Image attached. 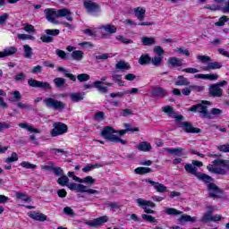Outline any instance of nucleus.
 Segmentation results:
<instances>
[{"label":"nucleus","mask_w":229,"mask_h":229,"mask_svg":"<svg viewBox=\"0 0 229 229\" xmlns=\"http://www.w3.org/2000/svg\"><path fill=\"white\" fill-rule=\"evenodd\" d=\"M220 166V167H219ZM229 170V160H225V159H215L213 161V165H208L207 166V169L209 171V173H213V174H222L223 176L226 175V170Z\"/></svg>","instance_id":"f257e3e1"},{"label":"nucleus","mask_w":229,"mask_h":229,"mask_svg":"<svg viewBox=\"0 0 229 229\" xmlns=\"http://www.w3.org/2000/svg\"><path fill=\"white\" fill-rule=\"evenodd\" d=\"M184 169H185L186 173H189L190 174H193V176H196V178H198V180L204 182V183H208L209 182H214V179H212V177H210V175L198 172V168L196 166H194L193 164H186L184 165Z\"/></svg>","instance_id":"f03ea898"},{"label":"nucleus","mask_w":229,"mask_h":229,"mask_svg":"<svg viewBox=\"0 0 229 229\" xmlns=\"http://www.w3.org/2000/svg\"><path fill=\"white\" fill-rule=\"evenodd\" d=\"M114 133H117V131L114 130V128L110 126H106L102 130L101 137L106 139V140H109V142H115V143L120 142V144H123V145L127 143L126 140H122L121 138L115 136V134Z\"/></svg>","instance_id":"7ed1b4c3"},{"label":"nucleus","mask_w":229,"mask_h":229,"mask_svg":"<svg viewBox=\"0 0 229 229\" xmlns=\"http://www.w3.org/2000/svg\"><path fill=\"white\" fill-rule=\"evenodd\" d=\"M205 105H210V102L205 100L201 104L193 105L190 112H198L203 119H214V116L208 114V107Z\"/></svg>","instance_id":"20e7f679"},{"label":"nucleus","mask_w":229,"mask_h":229,"mask_svg":"<svg viewBox=\"0 0 229 229\" xmlns=\"http://www.w3.org/2000/svg\"><path fill=\"white\" fill-rule=\"evenodd\" d=\"M43 103L47 108H52V110H57L58 112H62V110L67 108V104L56 100L54 98H47L43 100Z\"/></svg>","instance_id":"39448f33"},{"label":"nucleus","mask_w":229,"mask_h":229,"mask_svg":"<svg viewBox=\"0 0 229 229\" xmlns=\"http://www.w3.org/2000/svg\"><path fill=\"white\" fill-rule=\"evenodd\" d=\"M83 6L87 13H91L92 15L101 13V5L93 0H83Z\"/></svg>","instance_id":"423d86ee"},{"label":"nucleus","mask_w":229,"mask_h":229,"mask_svg":"<svg viewBox=\"0 0 229 229\" xmlns=\"http://www.w3.org/2000/svg\"><path fill=\"white\" fill-rule=\"evenodd\" d=\"M70 191H75L77 192H87V194H99L98 190L89 189L87 186L81 183H69L67 184Z\"/></svg>","instance_id":"0eeeda50"},{"label":"nucleus","mask_w":229,"mask_h":229,"mask_svg":"<svg viewBox=\"0 0 229 229\" xmlns=\"http://www.w3.org/2000/svg\"><path fill=\"white\" fill-rule=\"evenodd\" d=\"M226 85H228V81H226L212 84L209 87V94L212 98H221L223 96V89L221 87H225Z\"/></svg>","instance_id":"6e6552de"},{"label":"nucleus","mask_w":229,"mask_h":229,"mask_svg":"<svg viewBox=\"0 0 229 229\" xmlns=\"http://www.w3.org/2000/svg\"><path fill=\"white\" fill-rule=\"evenodd\" d=\"M67 124L64 123H55L53 124V129L50 131V135L51 137H58L60 135H64V133H67Z\"/></svg>","instance_id":"1a4fd4ad"},{"label":"nucleus","mask_w":229,"mask_h":229,"mask_svg":"<svg viewBox=\"0 0 229 229\" xmlns=\"http://www.w3.org/2000/svg\"><path fill=\"white\" fill-rule=\"evenodd\" d=\"M28 85L30 87H32L33 89H42L43 90H46L47 92L51 90V89H53V87L51 86V84L49 82L40 81H37L35 79H29Z\"/></svg>","instance_id":"9d476101"},{"label":"nucleus","mask_w":229,"mask_h":229,"mask_svg":"<svg viewBox=\"0 0 229 229\" xmlns=\"http://www.w3.org/2000/svg\"><path fill=\"white\" fill-rule=\"evenodd\" d=\"M136 203L143 208L146 212V214H155V211L153 209L148 208V207L150 208H155L157 207V204L151 200H146L141 198L136 199Z\"/></svg>","instance_id":"9b49d317"},{"label":"nucleus","mask_w":229,"mask_h":229,"mask_svg":"<svg viewBox=\"0 0 229 229\" xmlns=\"http://www.w3.org/2000/svg\"><path fill=\"white\" fill-rule=\"evenodd\" d=\"M208 184V191H209V198H221L223 196V190L219 188L216 183L210 181L206 182Z\"/></svg>","instance_id":"f8f14e48"},{"label":"nucleus","mask_w":229,"mask_h":229,"mask_svg":"<svg viewBox=\"0 0 229 229\" xmlns=\"http://www.w3.org/2000/svg\"><path fill=\"white\" fill-rule=\"evenodd\" d=\"M177 126L186 133H201V129L193 127L191 122H179Z\"/></svg>","instance_id":"ddd939ff"},{"label":"nucleus","mask_w":229,"mask_h":229,"mask_svg":"<svg viewBox=\"0 0 229 229\" xmlns=\"http://www.w3.org/2000/svg\"><path fill=\"white\" fill-rule=\"evenodd\" d=\"M151 98H155L156 99H164V98L167 97V89L160 87L156 86L152 88L151 90Z\"/></svg>","instance_id":"4468645a"},{"label":"nucleus","mask_w":229,"mask_h":229,"mask_svg":"<svg viewBox=\"0 0 229 229\" xmlns=\"http://www.w3.org/2000/svg\"><path fill=\"white\" fill-rule=\"evenodd\" d=\"M108 222V216H99L98 218H95L90 221H86L84 225H87L88 226H91L92 228H98V226H103L105 223Z\"/></svg>","instance_id":"2eb2a0df"},{"label":"nucleus","mask_w":229,"mask_h":229,"mask_svg":"<svg viewBox=\"0 0 229 229\" xmlns=\"http://www.w3.org/2000/svg\"><path fill=\"white\" fill-rule=\"evenodd\" d=\"M44 13H46L47 19L49 22L56 24V18H58L57 11L55 9H45Z\"/></svg>","instance_id":"dca6fc26"},{"label":"nucleus","mask_w":229,"mask_h":229,"mask_svg":"<svg viewBox=\"0 0 229 229\" xmlns=\"http://www.w3.org/2000/svg\"><path fill=\"white\" fill-rule=\"evenodd\" d=\"M28 216L29 217H30V219H33L34 221L44 222L47 219V216L46 215L37 211H30V213H28Z\"/></svg>","instance_id":"f3484780"},{"label":"nucleus","mask_w":229,"mask_h":229,"mask_svg":"<svg viewBox=\"0 0 229 229\" xmlns=\"http://www.w3.org/2000/svg\"><path fill=\"white\" fill-rule=\"evenodd\" d=\"M183 65V60L178 57H170L168 60V67L174 69V67H182Z\"/></svg>","instance_id":"a211bd4d"},{"label":"nucleus","mask_w":229,"mask_h":229,"mask_svg":"<svg viewBox=\"0 0 229 229\" xmlns=\"http://www.w3.org/2000/svg\"><path fill=\"white\" fill-rule=\"evenodd\" d=\"M221 67H223V63L209 61L207 66L202 67V71H216V69H221Z\"/></svg>","instance_id":"6ab92c4d"},{"label":"nucleus","mask_w":229,"mask_h":229,"mask_svg":"<svg viewBox=\"0 0 229 229\" xmlns=\"http://www.w3.org/2000/svg\"><path fill=\"white\" fill-rule=\"evenodd\" d=\"M148 183H150L157 192H167V187L160 182L152 181L151 179L147 180Z\"/></svg>","instance_id":"aec40b11"},{"label":"nucleus","mask_w":229,"mask_h":229,"mask_svg":"<svg viewBox=\"0 0 229 229\" xmlns=\"http://www.w3.org/2000/svg\"><path fill=\"white\" fill-rule=\"evenodd\" d=\"M60 17H66V21H70V22H72V17L71 16V10L67 8L57 10V18H60Z\"/></svg>","instance_id":"412c9836"},{"label":"nucleus","mask_w":229,"mask_h":229,"mask_svg":"<svg viewBox=\"0 0 229 229\" xmlns=\"http://www.w3.org/2000/svg\"><path fill=\"white\" fill-rule=\"evenodd\" d=\"M179 225H183V223H196V216H191L190 215L183 214L177 219Z\"/></svg>","instance_id":"4be33fe9"},{"label":"nucleus","mask_w":229,"mask_h":229,"mask_svg":"<svg viewBox=\"0 0 229 229\" xmlns=\"http://www.w3.org/2000/svg\"><path fill=\"white\" fill-rule=\"evenodd\" d=\"M70 99L73 103H80V101H83L85 99V92H77L70 94Z\"/></svg>","instance_id":"5701e85b"},{"label":"nucleus","mask_w":229,"mask_h":229,"mask_svg":"<svg viewBox=\"0 0 229 229\" xmlns=\"http://www.w3.org/2000/svg\"><path fill=\"white\" fill-rule=\"evenodd\" d=\"M195 78H199L200 80H209V81H215L216 80H218L219 75H217V73L196 74Z\"/></svg>","instance_id":"b1692460"},{"label":"nucleus","mask_w":229,"mask_h":229,"mask_svg":"<svg viewBox=\"0 0 229 229\" xmlns=\"http://www.w3.org/2000/svg\"><path fill=\"white\" fill-rule=\"evenodd\" d=\"M134 15L137 17L138 21H144V17H146V9L143 7L134 8Z\"/></svg>","instance_id":"393cba45"},{"label":"nucleus","mask_w":229,"mask_h":229,"mask_svg":"<svg viewBox=\"0 0 229 229\" xmlns=\"http://www.w3.org/2000/svg\"><path fill=\"white\" fill-rule=\"evenodd\" d=\"M115 69L117 71H122V72H124V71H130V69H131V66H130V64H128L124 61H119L115 64Z\"/></svg>","instance_id":"a878e982"},{"label":"nucleus","mask_w":229,"mask_h":229,"mask_svg":"<svg viewBox=\"0 0 229 229\" xmlns=\"http://www.w3.org/2000/svg\"><path fill=\"white\" fill-rule=\"evenodd\" d=\"M99 29L103 31H106L109 35H113V33H117V27H115V25H102Z\"/></svg>","instance_id":"bb28decb"},{"label":"nucleus","mask_w":229,"mask_h":229,"mask_svg":"<svg viewBox=\"0 0 229 229\" xmlns=\"http://www.w3.org/2000/svg\"><path fill=\"white\" fill-rule=\"evenodd\" d=\"M75 182H78L79 183H88L89 185H92L93 183H96V179L89 175L82 179L75 177Z\"/></svg>","instance_id":"cd10ccee"},{"label":"nucleus","mask_w":229,"mask_h":229,"mask_svg":"<svg viewBox=\"0 0 229 229\" xmlns=\"http://www.w3.org/2000/svg\"><path fill=\"white\" fill-rule=\"evenodd\" d=\"M165 151L170 155H174L175 157H183V151H185V149L182 148H165Z\"/></svg>","instance_id":"c85d7f7f"},{"label":"nucleus","mask_w":229,"mask_h":229,"mask_svg":"<svg viewBox=\"0 0 229 229\" xmlns=\"http://www.w3.org/2000/svg\"><path fill=\"white\" fill-rule=\"evenodd\" d=\"M137 148L139 151H144L146 153L148 151H151V143L148 141H141L139 143Z\"/></svg>","instance_id":"c756f323"},{"label":"nucleus","mask_w":229,"mask_h":229,"mask_svg":"<svg viewBox=\"0 0 229 229\" xmlns=\"http://www.w3.org/2000/svg\"><path fill=\"white\" fill-rule=\"evenodd\" d=\"M139 64L140 65H148V64H151V57L149 56V54H143L139 58Z\"/></svg>","instance_id":"7c9ffc66"},{"label":"nucleus","mask_w":229,"mask_h":229,"mask_svg":"<svg viewBox=\"0 0 229 229\" xmlns=\"http://www.w3.org/2000/svg\"><path fill=\"white\" fill-rule=\"evenodd\" d=\"M57 71L59 72H64L65 78H69V80H71V81H76V75H74L72 73H69V71L66 70L65 68L60 66L57 68Z\"/></svg>","instance_id":"2f4dec72"},{"label":"nucleus","mask_w":229,"mask_h":229,"mask_svg":"<svg viewBox=\"0 0 229 229\" xmlns=\"http://www.w3.org/2000/svg\"><path fill=\"white\" fill-rule=\"evenodd\" d=\"M23 56L25 58H29V60H31L33 56V48L30 47V45H23Z\"/></svg>","instance_id":"473e14b6"},{"label":"nucleus","mask_w":229,"mask_h":229,"mask_svg":"<svg viewBox=\"0 0 229 229\" xmlns=\"http://www.w3.org/2000/svg\"><path fill=\"white\" fill-rule=\"evenodd\" d=\"M175 85L178 87H183L187 85H191L189 79L183 77V75H179L177 81H175Z\"/></svg>","instance_id":"72a5a7b5"},{"label":"nucleus","mask_w":229,"mask_h":229,"mask_svg":"<svg viewBox=\"0 0 229 229\" xmlns=\"http://www.w3.org/2000/svg\"><path fill=\"white\" fill-rule=\"evenodd\" d=\"M83 51L81 50H74L72 52L71 56L72 60H75L77 62H81L83 60Z\"/></svg>","instance_id":"f704fd0d"},{"label":"nucleus","mask_w":229,"mask_h":229,"mask_svg":"<svg viewBox=\"0 0 229 229\" xmlns=\"http://www.w3.org/2000/svg\"><path fill=\"white\" fill-rule=\"evenodd\" d=\"M15 198H16V199H19L21 201H25V203L31 202V198H30V196H28L27 194L19 192V191H16Z\"/></svg>","instance_id":"c9c22d12"},{"label":"nucleus","mask_w":229,"mask_h":229,"mask_svg":"<svg viewBox=\"0 0 229 229\" xmlns=\"http://www.w3.org/2000/svg\"><path fill=\"white\" fill-rule=\"evenodd\" d=\"M18 126L20 128H22L23 130H27V131H30V133H40V131H38V129L34 128L31 125H28V123H19Z\"/></svg>","instance_id":"e433bc0d"},{"label":"nucleus","mask_w":229,"mask_h":229,"mask_svg":"<svg viewBox=\"0 0 229 229\" xmlns=\"http://www.w3.org/2000/svg\"><path fill=\"white\" fill-rule=\"evenodd\" d=\"M142 46H155L157 39L155 38L143 37L141 38Z\"/></svg>","instance_id":"4c0bfd02"},{"label":"nucleus","mask_w":229,"mask_h":229,"mask_svg":"<svg viewBox=\"0 0 229 229\" xmlns=\"http://www.w3.org/2000/svg\"><path fill=\"white\" fill-rule=\"evenodd\" d=\"M164 60V56L155 55L154 57H150V64L155 65V67H160L162 65V61Z\"/></svg>","instance_id":"58836bf2"},{"label":"nucleus","mask_w":229,"mask_h":229,"mask_svg":"<svg viewBox=\"0 0 229 229\" xmlns=\"http://www.w3.org/2000/svg\"><path fill=\"white\" fill-rule=\"evenodd\" d=\"M17 47H9L4 49V51H2L4 53V56L5 58V56H13V55H15V53H17Z\"/></svg>","instance_id":"ea45409f"},{"label":"nucleus","mask_w":229,"mask_h":229,"mask_svg":"<svg viewBox=\"0 0 229 229\" xmlns=\"http://www.w3.org/2000/svg\"><path fill=\"white\" fill-rule=\"evenodd\" d=\"M17 160H19V155H17L15 152H13L11 157L4 159V162L5 164H13V162H17Z\"/></svg>","instance_id":"a19ab883"},{"label":"nucleus","mask_w":229,"mask_h":229,"mask_svg":"<svg viewBox=\"0 0 229 229\" xmlns=\"http://www.w3.org/2000/svg\"><path fill=\"white\" fill-rule=\"evenodd\" d=\"M165 214H167V216H180L182 214H183V212L174 208H168L165 209Z\"/></svg>","instance_id":"79ce46f5"},{"label":"nucleus","mask_w":229,"mask_h":229,"mask_svg":"<svg viewBox=\"0 0 229 229\" xmlns=\"http://www.w3.org/2000/svg\"><path fill=\"white\" fill-rule=\"evenodd\" d=\"M134 173L136 174H148V173H151V168L149 167H137L134 169Z\"/></svg>","instance_id":"37998d69"},{"label":"nucleus","mask_w":229,"mask_h":229,"mask_svg":"<svg viewBox=\"0 0 229 229\" xmlns=\"http://www.w3.org/2000/svg\"><path fill=\"white\" fill-rule=\"evenodd\" d=\"M162 112H165V114H167L169 117H173L174 115L176 114V113H174V109L171 106H165L162 107Z\"/></svg>","instance_id":"c03bdc74"},{"label":"nucleus","mask_w":229,"mask_h":229,"mask_svg":"<svg viewBox=\"0 0 229 229\" xmlns=\"http://www.w3.org/2000/svg\"><path fill=\"white\" fill-rule=\"evenodd\" d=\"M54 83L57 89H64V85H65V79L57 77L54 79Z\"/></svg>","instance_id":"a18cd8bd"},{"label":"nucleus","mask_w":229,"mask_h":229,"mask_svg":"<svg viewBox=\"0 0 229 229\" xmlns=\"http://www.w3.org/2000/svg\"><path fill=\"white\" fill-rule=\"evenodd\" d=\"M57 183L59 185H62V187H64V185H69V177H67V175H61V177L58 178L57 180Z\"/></svg>","instance_id":"49530a36"},{"label":"nucleus","mask_w":229,"mask_h":229,"mask_svg":"<svg viewBox=\"0 0 229 229\" xmlns=\"http://www.w3.org/2000/svg\"><path fill=\"white\" fill-rule=\"evenodd\" d=\"M13 97H11V98H9V101L11 102V103H15V102H17V101H21V92L20 91H14L13 93Z\"/></svg>","instance_id":"de8ad7c7"},{"label":"nucleus","mask_w":229,"mask_h":229,"mask_svg":"<svg viewBox=\"0 0 229 229\" xmlns=\"http://www.w3.org/2000/svg\"><path fill=\"white\" fill-rule=\"evenodd\" d=\"M77 80L81 83H83V82L89 81V80H90V75H89L87 73H81V74L77 75Z\"/></svg>","instance_id":"09e8293b"},{"label":"nucleus","mask_w":229,"mask_h":229,"mask_svg":"<svg viewBox=\"0 0 229 229\" xmlns=\"http://www.w3.org/2000/svg\"><path fill=\"white\" fill-rule=\"evenodd\" d=\"M116 40L122 44H133V40L124 38L123 35L116 36Z\"/></svg>","instance_id":"8fccbe9b"},{"label":"nucleus","mask_w":229,"mask_h":229,"mask_svg":"<svg viewBox=\"0 0 229 229\" xmlns=\"http://www.w3.org/2000/svg\"><path fill=\"white\" fill-rule=\"evenodd\" d=\"M221 12H223V13H229V0L222 1Z\"/></svg>","instance_id":"3c124183"},{"label":"nucleus","mask_w":229,"mask_h":229,"mask_svg":"<svg viewBox=\"0 0 229 229\" xmlns=\"http://www.w3.org/2000/svg\"><path fill=\"white\" fill-rule=\"evenodd\" d=\"M55 55L61 58V60H69V57L67 56V53L64 50L56 49Z\"/></svg>","instance_id":"603ef678"},{"label":"nucleus","mask_w":229,"mask_h":229,"mask_svg":"<svg viewBox=\"0 0 229 229\" xmlns=\"http://www.w3.org/2000/svg\"><path fill=\"white\" fill-rule=\"evenodd\" d=\"M204 10H211V12H217V10L221 11V4H208L204 6Z\"/></svg>","instance_id":"864d4df0"},{"label":"nucleus","mask_w":229,"mask_h":229,"mask_svg":"<svg viewBox=\"0 0 229 229\" xmlns=\"http://www.w3.org/2000/svg\"><path fill=\"white\" fill-rule=\"evenodd\" d=\"M197 60H199L202 64L212 62V58L208 55H197Z\"/></svg>","instance_id":"5fc2aeb1"},{"label":"nucleus","mask_w":229,"mask_h":229,"mask_svg":"<svg viewBox=\"0 0 229 229\" xmlns=\"http://www.w3.org/2000/svg\"><path fill=\"white\" fill-rule=\"evenodd\" d=\"M228 16L224 15L219 18L218 21L215 22V26H225V22H228Z\"/></svg>","instance_id":"6e6d98bb"},{"label":"nucleus","mask_w":229,"mask_h":229,"mask_svg":"<svg viewBox=\"0 0 229 229\" xmlns=\"http://www.w3.org/2000/svg\"><path fill=\"white\" fill-rule=\"evenodd\" d=\"M20 165L25 169H37V165L26 161L21 162Z\"/></svg>","instance_id":"4d7b16f0"},{"label":"nucleus","mask_w":229,"mask_h":229,"mask_svg":"<svg viewBox=\"0 0 229 229\" xmlns=\"http://www.w3.org/2000/svg\"><path fill=\"white\" fill-rule=\"evenodd\" d=\"M156 56H164V48H162V47L160 46H156L153 49Z\"/></svg>","instance_id":"13d9d810"},{"label":"nucleus","mask_w":229,"mask_h":229,"mask_svg":"<svg viewBox=\"0 0 229 229\" xmlns=\"http://www.w3.org/2000/svg\"><path fill=\"white\" fill-rule=\"evenodd\" d=\"M141 217L144 219V221H148V223H157V218L150 215L143 214L141 215Z\"/></svg>","instance_id":"bf43d9fd"},{"label":"nucleus","mask_w":229,"mask_h":229,"mask_svg":"<svg viewBox=\"0 0 229 229\" xmlns=\"http://www.w3.org/2000/svg\"><path fill=\"white\" fill-rule=\"evenodd\" d=\"M93 118L95 121H103L105 120V113L103 111H98L94 114Z\"/></svg>","instance_id":"052dcab7"},{"label":"nucleus","mask_w":229,"mask_h":229,"mask_svg":"<svg viewBox=\"0 0 229 229\" xmlns=\"http://www.w3.org/2000/svg\"><path fill=\"white\" fill-rule=\"evenodd\" d=\"M40 40L43 41L45 44H51V42H53L54 38L51 36L47 35H43L40 37Z\"/></svg>","instance_id":"680f3d73"},{"label":"nucleus","mask_w":229,"mask_h":229,"mask_svg":"<svg viewBox=\"0 0 229 229\" xmlns=\"http://www.w3.org/2000/svg\"><path fill=\"white\" fill-rule=\"evenodd\" d=\"M221 114H223V110L219 109V108H212L210 110V114H208V115H214V117H217L219 115H221Z\"/></svg>","instance_id":"e2e57ef3"},{"label":"nucleus","mask_w":229,"mask_h":229,"mask_svg":"<svg viewBox=\"0 0 229 229\" xmlns=\"http://www.w3.org/2000/svg\"><path fill=\"white\" fill-rule=\"evenodd\" d=\"M191 89V92H203L205 90L204 86H198V85H190Z\"/></svg>","instance_id":"0e129e2a"},{"label":"nucleus","mask_w":229,"mask_h":229,"mask_svg":"<svg viewBox=\"0 0 229 229\" xmlns=\"http://www.w3.org/2000/svg\"><path fill=\"white\" fill-rule=\"evenodd\" d=\"M15 81H24L26 80V73L19 72L14 76Z\"/></svg>","instance_id":"69168bd1"},{"label":"nucleus","mask_w":229,"mask_h":229,"mask_svg":"<svg viewBox=\"0 0 229 229\" xmlns=\"http://www.w3.org/2000/svg\"><path fill=\"white\" fill-rule=\"evenodd\" d=\"M200 221L202 223H208V221H212V214L211 213L204 214Z\"/></svg>","instance_id":"338daca9"},{"label":"nucleus","mask_w":229,"mask_h":229,"mask_svg":"<svg viewBox=\"0 0 229 229\" xmlns=\"http://www.w3.org/2000/svg\"><path fill=\"white\" fill-rule=\"evenodd\" d=\"M217 149L223 153H229V144L220 145L217 147Z\"/></svg>","instance_id":"774afa93"}]
</instances>
